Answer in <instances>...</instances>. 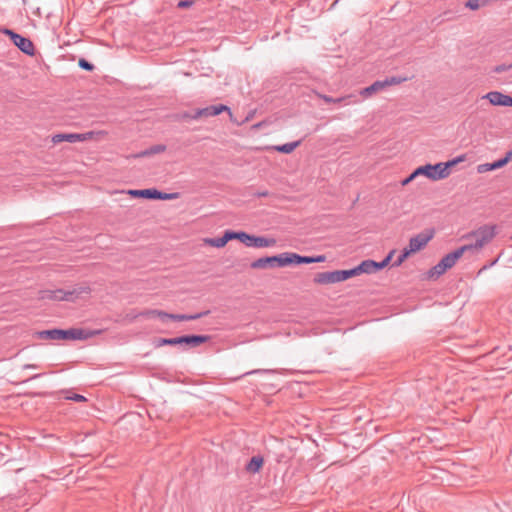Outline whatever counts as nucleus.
<instances>
[{
	"label": "nucleus",
	"instance_id": "obj_1",
	"mask_svg": "<svg viewBox=\"0 0 512 512\" xmlns=\"http://www.w3.org/2000/svg\"><path fill=\"white\" fill-rule=\"evenodd\" d=\"M91 288L88 285H80L70 290L56 289V290H40L38 292L39 300H53V301H75L82 294H90Z\"/></svg>",
	"mask_w": 512,
	"mask_h": 512
},
{
	"label": "nucleus",
	"instance_id": "obj_2",
	"mask_svg": "<svg viewBox=\"0 0 512 512\" xmlns=\"http://www.w3.org/2000/svg\"><path fill=\"white\" fill-rule=\"evenodd\" d=\"M496 225H482L463 236L464 239H474L473 243L468 244L472 253L480 251L485 245L490 243L496 235Z\"/></svg>",
	"mask_w": 512,
	"mask_h": 512
},
{
	"label": "nucleus",
	"instance_id": "obj_3",
	"mask_svg": "<svg viewBox=\"0 0 512 512\" xmlns=\"http://www.w3.org/2000/svg\"><path fill=\"white\" fill-rule=\"evenodd\" d=\"M211 339L210 335H183L175 338H156L153 341L155 348L162 346L185 345L189 348H195Z\"/></svg>",
	"mask_w": 512,
	"mask_h": 512
},
{
	"label": "nucleus",
	"instance_id": "obj_4",
	"mask_svg": "<svg viewBox=\"0 0 512 512\" xmlns=\"http://www.w3.org/2000/svg\"><path fill=\"white\" fill-rule=\"evenodd\" d=\"M290 265V252H284L279 255L267 256L256 259L250 264L252 269H267L275 267H284Z\"/></svg>",
	"mask_w": 512,
	"mask_h": 512
},
{
	"label": "nucleus",
	"instance_id": "obj_5",
	"mask_svg": "<svg viewBox=\"0 0 512 512\" xmlns=\"http://www.w3.org/2000/svg\"><path fill=\"white\" fill-rule=\"evenodd\" d=\"M235 239L241 241L247 247L255 248L272 247L276 243V240L273 238L250 235L243 231L235 232Z\"/></svg>",
	"mask_w": 512,
	"mask_h": 512
},
{
	"label": "nucleus",
	"instance_id": "obj_6",
	"mask_svg": "<svg viewBox=\"0 0 512 512\" xmlns=\"http://www.w3.org/2000/svg\"><path fill=\"white\" fill-rule=\"evenodd\" d=\"M0 31L4 35L9 36V38L11 39L13 44L15 46H17L20 51H22L23 53H25L26 55H29V56L34 55L35 47H34L33 42L29 38L24 37L8 28H3Z\"/></svg>",
	"mask_w": 512,
	"mask_h": 512
},
{
	"label": "nucleus",
	"instance_id": "obj_7",
	"mask_svg": "<svg viewBox=\"0 0 512 512\" xmlns=\"http://www.w3.org/2000/svg\"><path fill=\"white\" fill-rule=\"evenodd\" d=\"M222 112H228L230 119L233 121V115H232L231 109L224 104L210 105V106H207L204 108L196 109L192 114H188L187 117H189L193 120H197L202 117L207 118V117L216 116Z\"/></svg>",
	"mask_w": 512,
	"mask_h": 512
},
{
	"label": "nucleus",
	"instance_id": "obj_8",
	"mask_svg": "<svg viewBox=\"0 0 512 512\" xmlns=\"http://www.w3.org/2000/svg\"><path fill=\"white\" fill-rule=\"evenodd\" d=\"M96 134H104V132H94L89 131L86 133H62V134H56L52 137V142L57 144L61 142H69V143H76V142H84L87 140L93 139L94 135Z\"/></svg>",
	"mask_w": 512,
	"mask_h": 512
},
{
	"label": "nucleus",
	"instance_id": "obj_9",
	"mask_svg": "<svg viewBox=\"0 0 512 512\" xmlns=\"http://www.w3.org/2000/svg\"><path fill=\"white\" fill-rule=\"evenodd\" d=\"M434 237V230H428L410 238L409 244L405 247L411 254L423 249Z\"/></svg>",
	"mask_w": 512,
	"mask_h": 512
},
{
	"label": "nucleus",
	"instance_id": "obj_10",
	"mask_svg": "<svg viewBox=\"0 0 512 512\" xmlns=\"http://www.w3.org/2000/svg\"><path fill=\"white\" fill-rule=\"evenodd\" d=\"M416 174H419V176L424 175L433 181L445 179V176L442 175L443 171L441 170L439 163L434 165L426 164L424 166H419L416 168Z\"/></svg>",
	"mask_w": 512,
	"mask_h": 512
},
{
	"label": "nucleus",
	"instance_id": "obj_11",
	"mask_svg": "<svg viewBox=\"0 0 512 512\" xmlns=\"http://www.w3.org/2000/svg\"><path fill=\"white\" fill-rule=\"evenodd\" d=\"M98 333V331L92 332L79 328H71L68 330H62L61 340H85Z\"/></svg>",
	"mask_w": 512,
	"mask_h": 512
},
{
	"label": "nucleus",
	"instance_id": "obj_12",
	"mask_svg": "<svg viewBox=\"0 0 512 512\" xmlns=\"http://www.w3.org/2000/svg\"><path fill=\"white\" fill-rule=\"evenodd\" d=\"M325 260H326L325 255L302 256V255L290 252V265L291 264L321 263V262H324Z\"/></svg>",
	"mask_w": 512,
	"mask_h": 512
},
{
	"label": "nucleus",
	"instance_id": "obj_13",
	"mask_svg": "<svg viewBox=\"0 0 512 512\" xmlns=\"http://www.w3.org/2000/svg\"><path fill=\"white\" fill-rule=\"evenodd\" d=\"M491 105L495 106H509L510 96L503 94L499 91H491L483 96Z\"/></svg>",
	"mask_w": 512,
	"mask_h": 512
},
{
	"label": "nucleus",
	"instance_id": "obj_14",
	"mask_svg": "<svg viewBox=\"0 0 512 512\" xmlns=\"http://www.w3.org/2000/svg\"><path fill=\"white\" fill-rule=\"evenodd\" d=\"M511 160V153H506L505 157L493 162L484 163L477 166L478 173H486L504 167Z\"/></svg>",
	"mask_w": 512,
	"mask_h": 512
},
{
	"label": "nucleus",
	"instance_id": "obj_15",
	"mask_svg": "<svg viewBox=\"0 0 512 512\" xmlns=\"http://www.w3.org/2000/svg\"><path fill=\"white\" fill-rule=\"evenodd\" d=\"M314 283L320 285L334 284L339 282L338 270L321 272L315 275Z\"/></svg>",
	"mask_w": 512,
	"mask_h": 512
},
{
	"label": "nucleus",
	"instance_id": "obj_16",
	"mask_svg": "<svg viewBox=\"0 0 512 512\" xmlns=\"http://www.w3.org/2000/svg\"><path fill=\"white\" fill-rule=\"evenodd\" d=\"M233 239H235V231L227 230V231H225L223 236L218 237V238L207 239L206 243H208L209 245H211L213 247L221 248V247H224L228 243V241L233 240Z\"/></svg>",
	"mask_w": 512,
	"mask_h": 512
},
{
	"label": "nucleus",
	"instance_id": "obj_17",
	"mask_svg": "<svg viewBox=\"0 0 512 512\" xmlns=\"http://www.w3.org/2000/svg\"><path fill=\"white\" fill-rule=\"evenodd\" d=\"M385 88V84L383 83V81H375L373 84H371L370 86L366 87V88H363L361 91H360V95L364 98H369L371 97L373 94L379 92V91H382L383 89Z\"/></svg>",
	"mask_w": 512,
	"mask_h": 512
},
{
	"label": "nucleus",
	"instance_id": "obj_18",
	"mask_svg": "<svg viewBox=\"0 0 512 512\" xmlns=\"http://www.w3.org/2000/svg\"><path fill=\"white\" fill-rule=\"evenodd\" d=\"M318 97L323 99L326 103H345V105H349L351 103H356L358 100L351 101V99L355 98L354 95H347L343 97L333 98L328 95L318 94Z\"/></svg>",
	"mask_w": 512,
	"mask_h": 512
},
{
	"label": "nucleus",
	"instance_id": "obj_19",
	"mask_svg": "<svg viewBox=\"0 0 512 512\" xmlns=\"http://www.w3.org/2000/svg\"><path fill=\"white\" fill-rule=\"evenodd\" d=\"M209 313H210V311L206 310V311H203L200 313L189 314V315L188 314H172V316H170V319L174 320V321H191V320H197L199 318L207 316Z\"/></svg>",
	"mask_w": 512,
	"mask_h": 512
},
{
	"label": "nucleus",
	"instance_id": "obj_20",
	"mask_svg": "<svg viewBox=\"0 0 512 512\" xmlns=\"http://www.w3.org/2000/svg\"><path fill=\"white\" fill-rule=\"evenodd\" d=\"M464 160H465V155H460V156H458L452 160H449L447 162H439L440 168L443 171L442 175H444L445 178H447L450 175V168Z\"/></svg>",
	"mask_w": 512,
	"mask_h": 512
},
{
	"label": "nucleus",
	"instance_id": "obj_21",
	"mask_svg": "<svg viewBox=\"0 0 512 512\" xmlns=\"http://www.w3.org/2000/svg\"><path fill=\"white\" fill-rule=\"evenodd\" d=\"M38 338L45 340H61L62 329L43 330L37 333Z\"/></svg>",
	"mask_w": 512,
	"mask_h": 512
},
{
	"label": "nucleus",
	"instance_id": "obj_22",
	"mask_svg": "<svg viewBox=\"0 0 512 512\" xmlns=\"http://www.w3.org/2000/svg\"><path fill=\"white\" fill-rule=\"evenodd\" d=\"M263 458L261 456H253L246 465V470L250 473H257L263 465Z\"/></svg>",
	"mask_w": 512,
	"mask_h": 512
},
{
	"label": "nucleus",
	"instance_id": "obj_23",
	"mask_svg": "<svg viewBox=\"0 0 512 512\" xmlns=\"http://www.w3.org/2000/svg\"><path fill=\"white\" fill-rule=\"evenodd\" d=\"M129 193L135 197H141L146 199H154L156 194L155 188H149V189H141V190H130Z\"/></svg>",
	"mask_w": 512,
	"mask_h": 512
},
{
	"label": "nucleus",
	"instance_id": "obj_24",
	"mask_svg": "<svg viewBox=\"0 0 512 512\" xmlns=\"http://www.w3.org/2000/svg\"><path fill=\"white\" fill-rule=\"evenodd\" d=\"M165 150H166L165 145H162V144L154 145L144 151H141L140 153H137L136 155H134V157L140 158V157L151 156L154 154L164 152Z\"/></svg>",
	"mask_w": 512,
	"mask_h": 512
},
{
	"label": "nucleus",
	"instance_id": "obj_25",
	"mask_svg": "<svg viewBox=\"0 0 512 512\" xmlns=\"http://www.w3.org/2000/svg\"><path fill=\"white\" fill-rule=\"evenodd\" d=\"M300 144H301V140H298V141L289 142V143H285V144H282V145L274 146V149L277 152L284 153V154H289V153L293 152Z\"/></svg>",
	"mask_w": 512,
	"mask_h": 512
},
{
	"label": "nucleus",
	"instance_id": "obj_26",
	"mask_svg": "<svg viewBox=\"0 0 512 512\" xmlns=\"http://www.w3.org/2000/svg\"><path fill=\"white\" fill-rule=\"evenodd\" d=\"M374 260H364L362 261L357 267L358 274L366 273V274H372L374 273Z\"/></svg>",
	"mask_w": 512,
	"mask_h": 512
},
{
	"label": "nucleus",
	"instance_id": "obj_27",
	"mask_svg": "<svg viewBox=\"0 0 512 512\" xmlns=\"http://www.w3.org/2000/svg\"><path fill=\"white\" fill-rule=\"evenodd\" d=\"M466 252H472L471 247L468 244L459 247L451 253H448L449 256H452L453 260L457 262Z\"/></svg>",
	"mask_w": 512,
	"mask_h": 512
},
{
	"label": "nucleus",
	"instance_id": "obj_28",
	"mask_svg": "<svg viewBox=\"0 0 512 512\" xmlns=\"http://www.w3.org/2000/svg\"><path fill=\"white\" fill-rule=\"evenodd\" d=\"M358 270L357 267H354L349 270H338L339 282L345 281L351 277L357 276Z\"/></svg>",
	"mask_w": 512,
	"mask_h": 512
},
{
	"label": "nucleus",
	"instance_id": "obj_29",
	"mask_svg": "<svg viewBox=\"0 0 512 512\" xmlns=\"http://www.w3.org/2000/svg\"><path fill=\"white\" fill-rule=\"evenodd\" d=\"M394 253H395V250H392L388 253V255L382 261H380V262L375 261L374 273L385 268L390 263Z\"/></svg>",
	"mask_w": 512,
	"mask_h": 512
},
{
	"label": "nucleus",
	"instance_id": "obj_30",
	"mask_svg": "<svg viewBox=\"0 0 512 512\" xmlns=\"http://www.w3.org/2000/svg\"><path fill=\"white\" fill-rule=\"evenodd\" d=\"M447 271V268L443 266L442 262L439 261L435 266H433L429 271V276L431 278L433 277H439L440 275L444 274Z\"/></svg>",
	"mask_w": 512,
	"mask_h": 512
},
{
	"label": "nucleus",
	"instance_id": "obj_31",
	"mask_svg": "<svg viewBox=\"0 0 512 512\" xmlns=\"http://www.w3.org/2000/svg\"><path fill=\"white\" fill-rule=\"evenodd\" d=\"M155 200H172L178 197V193H164L156 189Z\"/></svg>",
	"mask_w": 512,
	"mask_h": 512
},
{
	"label": "nucleus",
	"instance_id": "obj_32",
	"mask_svg": "<svg viewBox=\"0 0 512 512\" xmlns=\"http://www.w3.org/2000/svg\"><path fill=\"white\" fill-rule=\"evenodd\" d=\"M410 255L411 253L406 248H404L398 258L392 264V267L400 266Z\"/></svg>",
	"mask_w": 512,
	"mask_h": 512
},
{
	"label": "nucleus",
	"instance_id": "obj_33",
	"mask_svg": "<svg viewBox=\"0 0 512 512\" xmlns=\"http://www.w3.org/2000/svg\"><path fill=\"white\" fill-rule=\"evenodd\" d=\"M405 80H406V78H401V77H395L394 76V77L386 78L385 80H382V81L385 84V88H386V87L391 86V85L400 84V83H402Z\"/></svg>",
	"mask_w": 512,
	"mask_h": 512
},
{
	"label": "nucleus",
	"instance_id": "obj_34",
	"mask_svg": "<svg viewBox=\"0 0 512 512\" xmlns=\"http://www.w3.org/2000/svg\"><path fill=\"white\" fill-rule=\"evenodd\" d=\"M440 261L442 262L443 266L447 268V270L456 264L452 256H449V254L445 255Z\"/></svg>",
	"mask_w": 512,
	"mask_h": 512
},
{
	"label": "nucleus",
	"instance_id": "obj_35",
	"mask_svg": "<svg viewBox=\"0 0 512 512\" xmlns=\"http://www.w3.org/2000/svg\"><path fill=\"white\" fill-rule=\"evenodd\" d=\"M78 65L80 68L86 70V71H92L94 69V65L90 62H88L86 59L81 58L78 61Z\"/></svg>",
	"mask_w": 512,
	"mask_h": 512
},
{
	"label": "nucleus",
	"instance_id": "obj_36",
	"mask_svg": "<svg viewBox=\"0 0 512 512\" xmlns=\"http://www.w3.org/2000/svg\"><path fill=\"white\" fill-rule=\"evenodd\" d=\"M512 68V64H500L494 67L493 71L495 73H502L508 71Z\"/></svg>",
	"mask_w": 512,
	"mask_h": 512
},
{
	"label": "nucleus",
	"instance_id": "obj_37",
	"mask_svg": "<svg viewBox=\"0 0 512 512\" xmlns=\"http://www.w3.org/2000/svg\"><path fill=\"white\" fill-rule=\"evenodd\" d=\"M465 6L471 10H477L480 7L479 0H468Z\"/></svg>",
	"mask_w": 512,
	"mask_h": 512
},
{
	"label": "nucleus",
	"instance_id": "obj_38",
	"mask_svg": "<svg viewBox=\"0 0 512 512\" xmlns=\"http://www.w3.org/2000/svg\"><path fill=\"white\" fill-rule=\"evenodd\" d=\"M418 176H419V174H416V169H415L407 178H405L402 181V185L403 186L408 185L410 182H412Z\"/></svg>",
	"mask_w": 512,
	"mask_h": 512
},
{
	"label": "nucleus",
	"instance_id": "obj_39",
	"mask_svg": "<svg viewBox=\"0 0 512 512\" xmlns=\"http://www.w3.org/2000/svg\"><path fill=\"white\" fill-rule=\"evenodd\" d=\"M274 370H269V369H255V370H252V371H249V372H246L244 374V376L246 375H251V374H259V373H273Z\"/></svg>",
	"mask_w": 512,
	"mask_h": 512
},
{
	"label": "nucleus",
	"instance_id": "obj_40",
	"mask_svg": "<svg viewBox=\"0 0 512 512\" xmlns=\"http://www.w3.org/2000/svg\"><path fill=\"white\" fill-rule=\"evenodd\" d=\"M157 312H159V310H147V311L141 312L140 314H138V316L153 317V316H157ZM135 317H137V315Z\"/></svg>",
	"mask_w": 512,
	"mask_h": 512
},
{
	"label": "nucleus",
	"instance_id": "obj_41",
	"mask_svg": "<svg viewBox=\"0 0 512 512\" xmlns=\"http://www.w3.org/2000/svg\"><path fill=\"white\" fill-rule=\"evenodd\" d=\"M67 398L70 399V400L76 401V402H84V401H86L85 396L80 395V394H74V395L69 396Z\"/></svg>",
	"mask_w": 512,
	"mask_h": 512
},
{
	"label": "nucleus",
	"instance_id": "obj_42",
	"mask_svg": "<svg viewBox=\"0 0 512 512\" xmlns=\"http://www.w3.org/2000/svg\"><path fill=\"white\" fill-rule=\"evenodd\" d=\"M170 316H172L171 313H167L161 310L157 312V317H159L161 320L170 319Z\"/></svg>",
	"mask_w": 512,
	"mask_h": 512
},
{
	"label": "nucleus",
	"instance_id": "obj_43",
	"mask_svg": "<svg viewBox=\"0 0 512 512\" xmlns=\"http://www.w3.org/2000/svg\"><path fill=\"white\" fill-rule=\"evenodd\" d=\"M191 5H192V1H189V0H181L178 3V7H180V8H186V7H189Z\"/></svg>",
	"mask_w": 512,
	"mask_h": 512
},
{
	"label": "nucleus",
	"instance_id": "obj_44",
	"mask_svg": "<svg viewBox=\"0 0 512 512\" xmlns=\"http://www.w3.org/2000/svg\"><path fill=\"white\" fill-rule=\"evenodd\" d=\"M23 369H36L38 366L36 364H25L22 367Z\"/></svg>",
	"mask_w": 512,
	"mask_h": 512
},
{
	"label": "nucleus",
	"instance_id": "obj_45",
	"mask_svg": "<svg viewBox=\"0 0 512 512\" xmlns=\"http://www.w3.org/2000/svg\"><path fill=\"white\" fill-rule=\"evenodd\" d=\"M268 195H269V192L266 191V190L265 191H259V192L256 193V196H258V197H266Z\"/></svg>",
	"mask_w": 512,
	"mask_h": 512
},
{
	"label": "nucleus",
	"instance_id": "obj_46",
	"mask_svg": "<svg viewBox=\"0 0 512 512\" xmlns=\"http://www.w3.org/2000/svg\"><path fill=\"white\" fill-rule=\"evenodd\" d=\"M41 376H42V374H35L31 378H29V380L36 379V378H39Z\"/></svg>",
	"mask_w": 512,
	"mask_h": 512
},
{
	"label": "nucleus",
	"instance_id": "obj_47",
	"mask_svg": "<svg viewBox=\"0 0 512 512\" xmlns=\"http://www.w3.org/2000/svg\"><path fill=\"white\" fill-rule=\"evenodd\" d=\"M497 261L498 259H495L493 262H491L490 266H493Z\"/></svg>",
	"mask_w": 512,
	"mask_h": 512
},
{
	"label": "nucleus",
	"instance_id": "obj_48",
	"mask_svg": "<svg viewBox=\"0 0 512 512\" xmlns=\"http://www.w3.org/2000/svg\"><path fill=\"white\" fill-rule=\"evenodd\" d=\"M509 106H512V97H510Z\"/></svg>",
	"mask_w": 512,
	"mask_h": 512
},
{
	"label": "nucleus",
	"instance_id": "obj_49",
	"mask_svg": "<svg viewBox=\"0 0 512 512\" xmlns=\"http://www.w3.org/2000/svg\"><path fill=\"white\" fill-rule=\"evenodd\" d=\"M488 267H491L490 264H487V266H484L483 269H486Z\"/></svg>",
	"mask_w": 512,
	"mask_h": 512
},
{
	"label": "nucleus",
	"instance_id": "obj_50",
	"mask_svg": "<svg viewBox=\"0 0 512 512\" xmlns=\"http://www.w3.org/2000/svg\"><path fill=\"white\" fill-rule=\"evenodd\" d=\"M507 153H511V160H512V149L509 150Z\"/></svg>",
	"mask_w": 512,
	"mask_h": 512
},
{
	"label": "nucleus",
	"instance_id": "obj_51",
	"mask_svg": "<svg viewBox=\"0 0 512 512\" xmlns=\"http://www.w3.org/2000/svg\"><path fill=\"white\" fill-rule=\"evenodd\" d=\"M511 239H512V235H511Z\"/></svg>",
	"mask_w": 512,
	"mask_h": 512
}]
</instances>
